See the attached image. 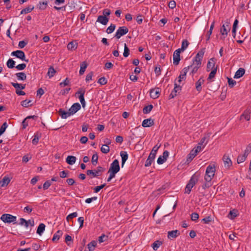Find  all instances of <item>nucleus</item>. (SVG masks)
<instances>
[{
  "label": "nucleus",
  "mask_w": 251,
  "mask_h": 251,
  "mask_svg": "<svg viewBox=\"0 0 251 251\" xmlns=\"http://www.w3.org/2000/svg\"><path fill=\"white\" fill-rule=\"evenodd\" d=\"M215 171L214 165H209L207 167L204 176V179L206 182L211 181L215 176Z\"/></svg>",
  "instance_id": "obj_1"
},
{
  "label": "nucleus",
  "mask_w": 251,
  "mask_h": 251,
  "mask_svg": "<svg viewBox=\"0 0 251 251\" xmlns=\"http://www.w3.org/2000/svg\"><path fill=\"white\" fill-rule=\"evenodd\" d=\"M105 169L102 167L99 166L95 170H88L87 171V175L92 176L91 178L100 176L104 172Z\"/></svg>",
  "instance_id": "obj_2"
},
{
  "label": "nucleus",
  "mask_w": 251,
  "mask_h": 251,
  "mask_svg": "<svg viewBox=\"0 0 251 251\" xmlns=\"http://www.w3.org/2000/svg\"><path fill=\"white\" fill-rule=\"evenodd\" d=\"M197 181L198 176H196L195 174L193 175L186 186L185 193L190 194L192 188L196 184Z\"/></svg>",
  "instance_id": "obj_3"
},
{
  "label": "nucleus",
  "mask_w": 251,
  "mask_h": 251,
  "mask_svg": "<svg viewBox=\"0 0 251 251\" xmlns=\"http://www.w3.org/2000/svg\"><path fill=\"white\" fill-rule=\"evenodd\" d=\"M0 219L5 223H16L17 217L10 214H3L1 216Z\"/></svg>",
  "instance_id": "obj_4"
},
{
  "label": "nucleus",
  "mask_w": 251,
  "mask_h": 251,
  "mask_svg": "<svg viewBox=\"0 0 251 251\" xmlns=\"http://www.w3.org/2000/svg\"><path fill=\"white\" fill-rule=\"evenodd\" d=\"M230 30V22L226 21L222 26L220 29V33L225 39Z\"/></svg>",
  "instance_id": "obj_5"
},
{
  "label": "nucleus",
  "mask_w": 251,
  "mask_h": 251,
  "mask_svg": "<svg viewBox=\"0 0 251 251\" xmlns=\"http://www.w3.org/2000/svg\"><path fill=\"white\" fill-rule=\"evenodd\" d=\"M11 85L16 89V93L19 96H24L25 95V92L19 90L18 89H24L25 88L26 84H22L18 83L11 82Z\"/></svg>",
  "instance_id": "obj_6"
},
{
  "label": "nucleus",
  "mask_w": 251,
  "mask_h": 251,
  "mask_svg": "<svg viewBox=\"0 0 251 251\" xmlns=\"http://www.w3.org/2000/svg\"><path fill=\"white\" fill-rule=\"evenodd\" d=\"M11 54L12 56H15L22 61H25L26 62H28V59H26L25 55L23 50H17L12 51Z\"/></svg>",
  "instance_id": "obj_7"
},
{
  "label": "nucleus",
  "mask_w": 251,
  "mask_h": 251,
  "mask_svg": "<svg viewBox=\"0 0 251 251\" xmlns=\"http://www.w3.org/2000/svg\"><path fill=\"white\" fill-rule=\"evenodd\" d=\"M85 93V90L83 88H80L78 91L75 93V96L78 95V97L79 99L80 102L82 104L83 107L85 106L86 102L84 99V94Z\"/></svg>",
  "instance_id": "obj_8"
},
{
  "label": "nucleus",
  "mask_w": 251,
  "mask_h": 251,
  "mask_svg": "<svg viewBox=\"0 0 251 251\" xmlns=\"http://www.w3.org/2000/svg\"><path fill=\"white\" fill-rule=\"evenodd\" d=\"M128 32V29L126 26H121L117 29L114 37L119 39L121 36L125 35Z\"/></svg>",
  "instance_id": "obj_9"
},
{
  "label": "nucleus",
  "mask_w": 251,
  "mask_h": 251,
  "mask_svg": "<svg viewBox=\"0 0 251 251\" xmlns=\"http://www.w3.org/2000/svg\"><path fill=\"white\" fill-rule=\"evenodd\" d=\"M204 53V51L203 50H201V51H199L196 55L195 58L193 60V63L201 66V61H202Z\"/></svg>",
  "instance_id": "obj_10"
},
{
  "label": "nucleus",
  "mask_w": 251,
  "mask_h": 251,
  "mask_svg": "<svg viewBox=\"0 0 251 251\" xmlns=\"http://www.w3.org/2000/svg\"><path fill=\"white\" fill-rule=\"evenodd\" d=\"M175 87L171 93L169 95V99L175 98L177 95V93H179L181 90V86L178 84L176 82H175Z\"/></svg>",
  "instance_id": "obj_11"
},
{
  "label": "nucleus",
  "mask_w": 251,
  "mask_h": 251,
  "mask_svg": "<svg viewBox=\"0 0 251 251\" xmlns=\"http://www.w3.org/2000/svg\"><path fill=\"white\" fill-rule=\"evenodd\" d=\"M181 52V49H178L176 50L173 54V63L175 65H177L180 61V53Z\"/></svg>",
  "instance_id": "obj_12"
},
{
  "label": "nucleus",
  "mask_w": 251,
  "mask_h": 251,
  "mask_svg": "<svg viewBox=\"0 0 251 251\" xmlns=\"http://www.w3.org/2000/svg\"><path fill=\"white\" fill-rule=\"evenodd\" d=\"M109 169L117 171L118 172H119L120 170V167L118 159H115L114 160H113L112 163L110 164Z\"/></svg>",
  "instance_id": "obj_13"
},
{
  "label": "nucleus",
  "mask_w": 251,
  "mask_h": 251,
  "mask_svg": "<svg viewBox=\"0 0 251 251\" xmlns=\"http://www.w3.org/2000/svg\"><path fill=\"white\" fill-rule=\"evenodd\" d=\"M81 108L80 104L78 103H74L71 107L69 108V111L73 115L75 114L76 112H77Z\"/></svg>",
  "instance_id": "obj_14"
},
{
  "label": "nucleus",
  "mask_w": 251,
  "mask_h": 251,
  "mask_svg": "<svg viewBox=\"0 0 251 251\" xmlns=\"http://www.w3.org/2000/svg\"><path fill=\"white\" fill-rule=\"evenodd\" d=\"M215 61L216 60L214 58H211L209 60L207 64V71L209 72L210 70H212L214 68L217 69V67H215Z\"/></svg>",
  "instance_id": "obj_15"
},
{
  "label": "nucleus",
  "mask_w": 251,
  "mask_h": 251,
  "mask_svg": "<svg viewBox=\"0 0 251 251\" xmlns=\"http://www.w3.org/2000/svg\"><path fill=\"white\" fill-rule=\"evenodd\" d=\"M154 124V120L151 118H149L143 120L142 126L144 127H148L153 126Z\"/></svg>",
  "instance_id": "obj_16"
},
{
  "label": "nucleus",
  "mask_w": 251,
  "mask_h": 251,
  "mask_svg": "<svg viewBox=\"0 0 251 251\" xmlns=\"http://www.w3.org/2000/svg\"><path fill=\"white\" fill-rule=\"evenodd\" d=\"M58 113L62 119H67L68 117L72 115L69 110L68 111H66L62 109H60L58 111Z\"/></svg>",
  "instance_id": "obj_17"
},
{
  "label": "nucleus",
  "mask_w": 251,
  "mask_h": 251,
  "mask_svg": "<svg viewBox=\"0 0 251 251\" xmlns=\"http://www.w3.org/2000/svg\"><path fill=\"white\" fill-rule=\"evenodd\" d=\"M160 93V91L158 88L156 89H152L150 90V96L152 99H156L159 97Z\"/></svg>",
  "instance_id": "obj_18"
},
{
  "label": "nucleus",
  "mask_w": 251,
  "mask_h": 251,
  "mask_svg": "<svg viewBox=\"0 0 251 251\" xmlns=\"http://www.w3.org/2000/svg\"><path fill=\"white\" fill-rule=\"evenodd\" d=\"M201 66L198 65L197 64H195L193 63L192 65L188 66L187 67L189 68V70L191 69V71L190 72V75L192 76L196 74L198 69L201 67Z\"/></svg>",
  "instance_id": "obj_19"
},
{
  "label": "nucleus",
  "mask_w": 251,
  "mask_h": 251,
  "mask_svg": "<svg viewBox=\"0 0 251 251\" xmlns=\"http://www.w3.org/2000/svg\"><path fill=\"white\" fill-rule=\"evenodd\" d=\"M120 156L122 157V163L121 167L122 168L124 167V166L125 164V162L127 160L128 157V155L126 151H121L120 152Z\"/></svg>",
  "instance_id": "obj_20"
},
{
  "label": "nucleus",
  "mask_w": 251,
  "mask_h": 251,
  "mask_svg": "<svg viewBox=\"0 0 251 251\" xmlns=\"http://www.w3.org/2000/svg\"><path fill=\"white\" fill-rule=\"evenodd\" d=\"M223 160L224 166L225 167L228 168H229V167H230L232 165V162L231 159H230V158L228 156L225 155L223 156Z\"/></svg>",
  "instance_id": "obj_21"
},
{
  "label": "nucleus",
  "mask_w": 251,
  "mask_h": 251,
  "mask_svg": "<svg viewBox=\"0 0 251 251\" xmlns=\"http://www.w3.org/2000/svg\"><path fill=\"white\" fill-rule=\"evenodd\" d=\"M155 157V155L150 153L146 161L145 166L146 167L150 166L151 165L152 162L154 161Z\"/></svg>",
  "instance_id": "obj_22"
},
{
  "label": "nucleus",
  "mask_w": 251,
  "mask_h": 251,
  "mask_svg": "<svg viewBox=\"0 0 251 251\" xmlns=\"http://www.w3.org/2000/svg\"><path fill=\"white\" fill-rule=\"evenodd\" d=\"M180 234V232L178 230L170 231L168 232V237L169 239L175 238Z\"/></svg>",
  "instance_id": "obj_23"
},
{
  "label": "nucleus",
  "mask_w": 251,
  "mask_h": 251,
  "mask_svg": "<svg viewBox=\"0 0 251 251\" xmlns=\"http://www.w3.org/2000/svg\"><path fill=\"white\" fill-rule=\"evenodd\" d=\"M109 19L105 16L100 15L98 17L97 22L100 23L103 25H106L108 22Z\"/></svg>",
  "instance_id": "obj_24"
},
{
  "label": "nucleus",
  "mask_w": 251,
  "mask_h": 251,
  "mask_svg": "<svg viewBox=\"0 0 251 251\" xmlns=\"http://www.w3.org/2000/svg\"><path fill=\"white\" fill-rule=\"evenodd\" d=\"M198 153L197 150H192L187 156V162H191L193 159L197 155Z\"/></svg>",
  "instance_id": "obj_25"
},
{
  "label": "nucleus",
  "mask_w": 251,
  "mask_h": 251,
  "mask_svg": "<svg viewBox=\"0 0 251 251\" xmlns=\"http://www.w3.org/2000/svg\"><path fill=\"white\" fill-rule=\"evenodd\" d=\"M245 69L242 68H239L236 72L234 78H239L242 77L245 74Z\"/></svg>",
  "instance_id": "obj_26"
},
{
  "label": "nucleus",
  "mask_w": 251,
  "mask_h": 251,
  "mask_svg": "<svg viewBox=\"0 0 251 251\" xmlns=\"http://www.w3.org/2000/svg\"><path fill=\"white\" fill-rule=\"evenodd\" d=\"M250 110H246L240 116V119H244L247 121L250 120Z\"/></svg>",
  "instance_id": "obj_27"
},
{
  "label": "nucleus",
  "mask_w": 251,
  "mask_h": 251,
  "mask_svg": "<svg viewBox=\"0 0 251 251\" xmlns=\"http://www.w3.org/2000/svg\"><path fill=\"white\" fill-rule=\"evenodd\" d=\"M76 157L74 156L69 155L66 159V162L69 165H73L76 161Z\"/></svg>",
  "instance_id": "obj_28"
},
{
  "label": "nucleus",
  "mask_w": 251,
  "mask_h": 251,
  "mask_svg": "<svg viewBox=\"0 0 251 251\" xmlns=\"http://www.w3.org/2000/svg\"><path fill=\"white\" fill-rule=\"evenodd\" d=\"M204 80L201 77L196 83V88L199 92L201 90V85L204 83Z\"/></svg>",
  "instance_id": "obj_29"
},
{
  "label": "nucleus",
  "mask_w": 251,
  "mask_h": 251,
  "mask_svg": "<svg viewBox=\"0 0 251 251\" xmlns=\"http://www.w3.org/2000/svg\"><path fill=\"white\" fill-rule=\"evenodd\" d=\"M189 71V67H185L184 68L182 71L180 73V75H179V77L180 79H184V80L186 79V75L188 72Z\"/></svg>",
  "instance_id": "obj_30"
},
{
  "label": "nucleus",
  "mask_w": 251,
  "mask_h": 251,
  "mask_svg": "<svg viewBox=\"0 0 251 251\" xmlns=\"http://www.w3.org/2000/svg\"><path fill=\"white\" fill-rule=\"evenodd\" d=\"M41 137V134L39 132H36L33 136V138L32 140V143L33 145H37L39 142V139Z\"/></svg>",
  "instance_id": "obj_31"
},
{
  "label": "nucleus",
  "mask_w": 251,
  "mask_h": 251,
  "mask_svg": "<svg viewBox=\"0 0 251 251\" xmlns=\"http://www.w3.org/2000/svg\"><path fill=\"white\" fill-rule=\"evenodd\" d=\"M217 72V68H214L210 73L209 76L207 79L208 83L213 81L212 79L214 78Z\"/></svg>",
  "instance_id": "obj_32"
},
{
  "label": "nucleus",
  "mask_w": 251,
  "mask_h": 251,
  "mask_svg": "<svg viewBox=\"0 0 251 251\" xmlns=\"http://www.w3.org/2000/svg\"><path fill=\"white\" fill-rule=\"evenodd\" d=\"M15 75L18 80H25L26 78V75L24 72L16 73Z\"/></svg>",
  "instance_id": "obj_33"
},
{
  "label": "nucleus",
  "mask_w": 251,
  "mask_h": 251,
  "mask_svg": "<svg viewBox=\"0 0 251 251\" xmlns=\"http://www.w3.org/2000/svg\"><path fill=\"white\" fill-rule=\"evenodd\" d=\"M10 179L7 176H4L1 181H0V187H4L5 186H6L8 184V183L10 182Z\"/></svg>",
  "instance_id": "obj_34"
},
{
  "label": "nucleus",
  "mask_w": 251,
  "mask_h": 251,
  "mask_svg": "<svg viewBox=\"0 0 251 251\" xmlns=\"http://www.w3.org/2000/svg\"><path fill=\"white\" fill-rule=\"evenodd\" d=\"M118 173L117 171H113L109 169L108 174H109V177L107 178V181H110L111 180L115 177L116 174Z\"/></svg>",
  "instance_id": "obj_35"
},
{
  "label": "nucleus",
  "mask_w": 251,
  "mask_h": 251,
  "mask_svg": "<svg viewBox=\"0 0 251 251\" xmlns=\"http://www.w3.org/2000/svg\"><path fill=\"white\" fill-rule=\"evenodd\" d=\"M34 6L32 5H29L28 7L23 9L21 11V14H27L31 12L34 9Z\"/></svg>",
  "instance_id": "obj_36"
},
{
  "label": "nucleus",
  "mask_w": 251,
  "mask_h": 251,
  "mask_svg": "<svg viewBox=\"0 0 251 251\" xmlns=\"http://www.w3.org/2000/svg\"><path fill=\"white\" fill-rule=\"evenodd\" d=\"M45 225L43 223L40 224L37 228V233H38L40 235H41L43 233L44 231L45 230Z\"/></svg>",
  "instance_id": "obj_37"
},
{
  "label": "nucleus",
  "mask_w": 251,
  "mask_h": 251,
  "mask_svg": "<svg viewBox=\"0 0 251 251\" xmlns=\"http://www.w3.org/2000/svg\"><path fill=\"white\" fill-rule=\"evenodd\" d=\"M87 67V64L86 62H83L80 65V69L79 70V74L82 75L84 74L85 71V70Z\"/></svg>",
  "instance_id": "obj_38"
},
{
  "label": "nucleus",
  "mask_w": 251,
  "mask_h": 251,
  "mask_svg": "<svg viewBox=\"0 0 251 251\" xmlns=\"http://www.w3.org/2000/svg\"><path fill=\"white\" fill-rule=\"evenodd\" d=\"M97 245V242L95 241H92L87 245L89 251H94L95 248Z\"/></svg>",
  "instance_id": "obj_39"
},
{
  "label": "nucleus",
  "mask_w": 251,
  "mask_h": 251,
  "mask_svg": "<svg viewBox=\"0 0 251 251\" xmlns=\"http://www.w3.org/2000/svg\"><path fill=\"white\" fill-rule=\"evenodd\" d=\"M15 61L11 58L9 59L6 62L7 67L9 69H12L15 67Z\"/></svg>",
  "instance_id": "obj_40"
},
{
  "label": "nucleus",
  "mask_w": 251,
  "mask_h": 251,
  "mask_svg": "<svg viewBox=\"0 0 251 251\" xmlns=\"http://www.w3.org/2000/svg\"><path fill=\"white\" fill-rule=\"evenodd\" d=\"M62 235V231L58 230L57 232L54 234L53 238L52 239V241L55 242L56 241H58Z\"/></svg>",
  "instance_id": "obj_41"
},
{
  "label": "nucleus",
  "mask_w": 251,
  "mask_h": 251,
  "mask_svg": "<svg viewBox=\"0 0 251 251\" xmlns=\"http://www.w3.org/2000/svg\"><path fill=\"white\" fill-rule=\"evenodd\" d=\"M208 143V140L207 137L204 136L202 137L200 142L199 143L198 145H200L202 147V148H204V147L206 146V145Z\"/></svg>",
  "instance_id": "obj_42"
},
{
  "label": "nucleus",
  "mask_w": 251,
  "mask_h": 251,
  "mask_svg": "<svg viewBox=\"0 0 251 251\" xmlns=\"http://www.w3.org/2000/svg\"><path fill=\"white\" fill-rule=\"evenodd\" d=\"M162 243L161 241L157 240L155 241L152 245V247L154 251H157V249L162 245Z\"/></svg>",
  "instance_id": "obj_43"
},
{
  "label": "nucleus",
  "mask_w": 251,
  "mask_h": 251,
  "mask_svg": "<svg viewBox=\"0 0 251 251\" xmlns=\"http://www.w3.org/2000/svg\"><path fill=\"white\" fill-rule=\"evenodd\" d=\"M247 156L248 155H247V154H245V153H244V154H243V155H239L237 157V163L238 164H240L241 163L244 162L246 160V159L247 157Z\"/></svg>",
  "instance_id": "obj_44"
},
{
  "label": "nucleus",
  "mask_w": 251,
  "mask_h": 251,
  "mask_svg": "<svg viewBox=\"0 0 251 251\" xmlns=\"http://www.w3.org/2000/svg\"><path fill=\"white\" fill-rule=\"evenodd\" d=\"M56 73V71L54 70V68L52 66H50L48 72V75L49 78H51L54 76Z\"/></svg>",
  "instance_id": "obj_45"
},
{
  "label": "nucleus",
  "mask_w": 251,
  "mask_h": 251,
  "mask_svg": "<svg viewBox=\"0 0 251 251\" xmlns=\"http://www.w3.org/2000/svg\"><path fill=\"white\" fill-rule=\"evenodd\" d=\"M77 44L74 42H71L69 43L67 45V48L69 50H75L76 49Z\"/></svg>",
  "instance_id": "obj_46"
},
{
  "label": "nucleus",
  "mask_w": 251,
  "mask_h": 251,
  "mask_svg": "<svg viewBox=\"0 0 251 251\" xmlns=\"http://www.w3.org/2000/svg\"><path fill=\"white\" fill-rule=\"evenodd\" d=\"M153 108V106L151 104L146 106L143 109V112L144 114L149 113Z\"/></svg>",
  "instance_id": "obj_47"
},
{
  "label": "nucleus",
  "mask_w": 251,
  "mask_h": 251,
  "mask_svg": "<svg viewBox=\"0 0 251 251\" xmlns=\"http://www.w3.org/2000/svg\"><path fill=\"white\" fill-rule=\"evenodd\" d=\"M31 102V100H23L21 102V105L23 106L24 107H28L29 106H31L32 105V104L30 103Z\"/></svg>",
  "instance_id": "obj_48"
},
{
  "label": "nucleus",
  "mask_w": 251,
  "mask_h": 251,
  "mask_svg": "<svg viewBox=\"0 0 251 251\" xmlns=\"http://www.w3.org/2000/svg\"><path fill=\"white\" fill-rule=\"evenodd\" d=\"M189 42L187 40H183L181 44V51H184L185 50H186L188 45H189Z\"/></svg>",
  "instance_id": "obj_49"
},
{
  "label": "nucleus",
  "mask_w": 251,
  "mask_h": 251,
  "mask_svg": "<svg viewBox=\"0 0 251 251\" xmlns=\"http://www.w3.org/2000/svg\"><path fill=\"white\" fill-rule=\"evenodd\" d=\"M100 151L103 153H107L109 152V147L107 145H103L101 147Z\"/></svg>",
  "instance_id": "obj_50"
},
{
  "label": "nucleus",
  "mask_w": 251,
  "mask_h": 251,
  "mask_svg": "<svg viewBox=\"0 0 251 251\" xmlns=\"http://www.w3.org/2000/svg\"><path fill=\"white\" fill-rule=\"evenodd\" d=\"M8 125L6 122H4L0 127V136H1L5 131Z\"/></svg>",
  "instance_id": "obj_51"
},
{
  "label": "nucleus",
  "mask_w": 251,
  "mask_h": 251,
  "mask_svg": "<svg viewBox=\"0 0 251 251\" xmlns=\"http://www.w3.org/2000/svg\"><path fill=\"white\" fill-rule=\"evenodd\" d=\"M116 25H115L111 24V25L106 29V31L108 34L111 33L114 31Z\"/></svg>",
  "instance_id": "obj_52"
},
{
  "label": "nucleus",
  "mask_w": 251,
  "mask_h": 251,
  "mask_svg": "<svg viewBox=\"0 0 251 251\" xmlns=\"http://www.w3.org/2000/svg\"><path fill=\"white\" fill-rule=\"evenodd\" d=\"M160 147L161 144H159V145L158 144L156 145L153 147L150 153L153 154V155H155V156H156V152Z\"/></svg>",
  "instance_id": "obj_53"
},
{
  "label": "nucleus",
  "mask_w": 251,
  "mask_h": 251,
  "mask_svg": "<svg viewBox=\"0 0 251 251\" xmlns=\"http://www.w3.org/2000/svg\"><path fill=\"white\" fill-rule=\"evenodd\" d=\"M108 240V236L103 234L99 237L98 241L100 243H101Z\"/></svg>",
  "instance_id": "obj_54"
},
{
  "label": "nucleus",
  "mask_w": 251,
  "mask_h": 251,
  "mask_svg": "<svg viewBox=\"0 0 251 251\" xmlns=\"http://www.w3.org/2000/svg\"><path fill=\"white\" fill-rule=\"evenodd\" d=\"M70 84V80L68 78H66L63 82L59 83V86L61 87H64L66 86L69 85Z\"/></svg>",
  "instance_id": "obj_55"
},
{
  "label": "nucleus",
  "mask_w": 251,
  "mask_h": 251,
  "mask_svg": "<svg viewBox=\"0 0 251 251\" xmlns=\"http://www.w3.org/2000/svg\"><path fill=\"white\" fill-rule=\"evenodd\" d=\"M129 54V49L127 47L126 44H125L124 46V51L123 55L125 57H127Z\"/></svg>",
  "instance_id": "obj_56"
},
{
  "label": "nucleus",
  "mask_w": 251,
  "mask_h": 251,
  "mask_svg": "<svg viewBox=\"0 0 251 251\" xmlns=\"http://www.w3.org/2000/svg\"><path fill=\"white\" fill-rule=\"evenodd\" d=\"M98 155L97 153H94L92 157V164L94 165H96L98 162Z\"/></svg>",
  "instance_id": "obj_57"
},
{
  "label": "nucleus",
  "mask_w": 251,
  "mask_h": 251,
  "mask_svg": "<svg viewBox=\"0 0 251 251\" xmlns=\"http://www.w3.org/2000/svg\"><path fill=\"white\" fill-rule=\"evenodd\" d=\"M51 185V182L50 180H47L43 184V188L44 190H47L50 186Z\"/></svg>",
  "instance_id": "obj_58"
},
{
  "label": "nucleus",
  "mask_w": 251,
  "mask_h": 251,
  "mask_svg": "<svg viewBox=\"0 0 251 251\" xmlns=\"http://www.w3.org/2000/svg\"><path fill=\"white\" fill-rule=\"evenodd\" d=\"M19 225L21 226L24 225L25 227H28V222H26V220L24 218H21L19 220Z\"/></svg>",
  "instance_id": "obj_59"
},
{
  "label": "nucleus",
  "mask_w": 251,
  "mask_h": 251,
  "mask_svg": "<svg viewBox=\"0 0 251 251\" xmlns=\"http://www.w3.org/2000/svg\"><path fill=\"white\" fill-rule=\"evenodd\" d=\"M98 82L100 85H104L107 83V80L105 77H101L99 79Z\"/></svg>",
  "instance_id": "obj_60"
},
{
  "label": "nucleus",
  "mask_w": 251,
  "mask_h": 251,
  "mask_svg": "<svg viewBox=\"0 0 251 251\" xmlns=\"http://www.w3.org/2000/svg\"><path fill=\"white\" fill-rule=\"evenodd\" d=\"M199 218V215L197 213H192L191 215V219L193 221H196Z\"/></svg>",
  "instance_id": "obj_61"
},
{
  "label": "nucleus",
  "mask_w": 251,
  "mask_h": 251,
  "mask_svg": "<svg viewBox=\"0 0 251 251\" xmlns=\"http://www.w3.org/2000/svg\"><path fill=\"white\" fill-rule=\"evenodd\" d=\"M77 216V213L76 212H73L68 215L66 217V220L68 221L69 219H73Z\"/></svg>",
  "instance_id": "obj_62"
},
{
  "label": "nucleus",
  "mask_w": 251,
  "mask_h": 251,
  "mask_svg": "<svg viewBox=\"0 0 251 251\" xmlns=\"http://www.w3.org/2000/svg\"><path fill=\"white\" fill-rule=\"evenodd\" d=\"M68 171H63L59 173V176L61 178H65L68 176Z\"/></svg>",
  "instance_id": "obj_63"
},
{
  "label": "nucleus",
  "mask_w": 251,
  "mask_h": 251,
  "mask_svg": "<svg viewBox=\"0 0 251 251\" xmlns=\"http://www.w3.org/2000/svg\"><path fill=\"white\" fill-rule=\"evenodd\" d=\"M26 67V64L25 63H22L19 64L15 66V68H16L18 70L22 71L24 70Z\"/></svg>",
  "instance_id": "obj_64"
}]
</instances>
